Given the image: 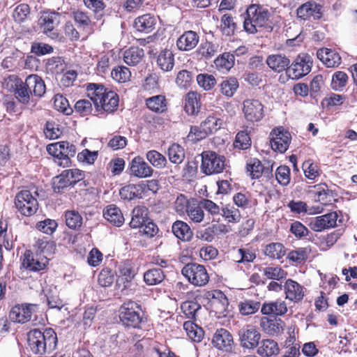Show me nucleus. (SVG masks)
Here are the masks:
<instances>
[{
	"label": "nucleus",
	"mask_w": 357,
	"mask_h": 357,
	"mask_svg": "<svg viewBox=\"0 0 357 357\" xmlns=\"http://www.w3.org/2000/svg\"><path fill=\"white\" fill-rule=\"evenodd\" d=\"M287 312V307L285 301L280 299L275 301H265L261 307L262 314L270 317L282 316Z\"/></svg>",
	"instance_id": "19"
},
{
	"label": "nucleus",
	"mask_w": 357,
	"mask_h": 357,
	"mask_svg": "<svg viewBox=\"0 0 357 357\" xmlns=\"http://www.w3.org/2000/svg\"><path fill=\"white\" fill-rule=\"evenodd\" d=\"M234 54L230 52H224L214 61L216 68L222 71H229L234 66Z\"/></svg>",
	"instance_id": "41"
},
{
	"label": "nucleus",
	"mask_w": 357,
	"mask_h": 357,
	"mask_svg": "<svg viewBox=\"0 0 357 357\" xmlns=\"http://www.w3.org/2000/svg\"><path fill=\"white\" fill-rule=\"evenodd\" d=\"M111 75L114 80L119 82H126L130 79L131 73L126 66H118L112 70Z\"/></svg>",
	"instance_id": "62"
},
{
	"label": "nucleus",
	"mask_w": 357,
	"mask_h": 357,
	"mask_svg": "<svg viewBox=\"0 0 357 357\" xmlns=\"http://www.w3.org/2000/svg\"><path fill=\"white\" fill-rule=\"evenodd\" d=\"M167 155L172 163L179 165L185 158V151L181 145L174 143L169 147Z\"/></svg>",
	"instance_id": "44"
},
{
	"label": "nucleus",
	"mask_w": 357,
	"mask_h": 357,
	"mask_svg": "<svg viewBox=\"0 0 357 357\" xmlns=\"http://www.w3.org/2000/svg\"><path fill=\"white\" fill-rule=\"evenodd\" d=\"M144 56V50L138 47H131L123 54V60L129 66L138 64Z\"/></svg>",
	"instance_id": "39"
},
{
	"label": "nucleus",
	"mask_w": 357,
	"mask_h": 357,
	"mask_svg": "<svg viewBox=\"0 0 357 357\" xmlns=\"http://www.w3.org/2000/svg\"><path fill=\"white\" fill-rule=\"evenodd\" d=\"M322 6L315 1H310L301 5L296 10L297 15L302 20H308L311 17L314 20H319L322 17Z\"/></svg>",
	"instance_id": "15"
},
{
	"label": "nucleus",
	"mask_w": 357,
	"mask_h": 357,
	"mask_svg": "<svg viewBox=\"0 0 357 357\" xmlns=\"http://www.w3.org/2000/svg\"><path fill=\"white\" fill-rule=\"evenodd\" d=\"M157 65L164 72L171 71L174 66V54L170 50H162L157 58Z\"/></svg>",
	"instance_id": "33"
},
{
	"label": "nucleus",
	"mask_w": 357,
	"mask_h": 357,
	"mask_svg": "<svg viewBox=\"0 0 357 357\" xmlns=\"http://www.w3.org/2000/svg\"><path fill=\"white\" fill-rule=\"evenodd\" d=\"M144 189L140 185L129 184L121 188L119 195L124 200H132L142 197Z\"/></svg>",
	"instance_id": "37"
},
{
	"label": "nucleus",
	"mask_w": 357,
	"mask_h": 357,
	"mask_svg": "<svg viewBox=\"0 0 357 357\" xmlns=\"http://www.w3.org/2000/svg\"><path fill=\"white\" fill-rule=\"evenodd\" d=\"M132 219L130 226L132 228H140L148 221L147 209L145 207L137 206L134 208L132 212Z\"/></svg>",
	"instance_id": "36"
},
{
	"label": "nucleus",
	"mask_w": 357,
	"mask_h": 357,
	"mask_svg": "<svg viewBox=\"0 0 357 357\" xmlns=\"http://www.w3.org/2000/svg\"><path fill=\"white\" fill-rule=\"evenodd\" d=\"M221 29L223 34L226 36H232L237 30L236 22L230 14H225L221 18Z\"/></svg>",
	"instance_id": "48"
},
{
	"label": "nucleus",
	"mask_w": 357,
	"mask_h": 357,
	"mask_svg": "<svg viewBox=\"0 0 357 357\" xmlns=\"http://www.w3.org/2000/svg\"><path fill=\"white\" fill-rule=\"evenodd\" d=\"M156 22L155 16L148 13L137 17L134 22V27L137 31L148 33L155 29Z\"/></svg>",
	"instance_id": "28"
},
{
	"label": "nucleus",
	"mask_w": 357,
	"mask_h": 357,
	"mask_svg": "<svg viewBox=\"0 0 357 357\" xmlns=\"http://www.w3.org/2000/svg\"><path fill=\"white\" fill-rule=\"evenodd\" d=\"M65 218L66 225L71 229L76 230L82 225V215L75 210L66 211Z\"/></svg>",
	"instance_id": "47"
},
{
	"label": "nucleus",
	"mask_w": 357,
	"mask_h": 357,
	"mask_svg": "<svg viewBox=\"0 0 357 357\" xmlns=\"http://www.w3.org/2000/svg\"><path fill=\"white\" fill-rule=\"evenodd\" d=\"M312 58L307 54H299L289 66L287 74L292 79H298L307 75L312 69Z\"/></svg>",
	"instance_id": "8"
},
{
	"label": "nucleus",
	"mask_w": 357,
	"mask_h": 357,
	"mask_svg": "<svg viewBox=\"0 0 357 357\" xmlns=\"http://www.w3.org/2000/svg\"><path fill=\"white\" fill-rule=\"evenodd\" d=\"M84 5L86 8L91 10L95 18L97 20H100L107 13V10H105L106 5L103 0H84Z\"/></svg>",
	"instance_id": "40"
},
{
	"label": "nucleus",
	"mask_w": 357,
	"mask_h": 357,
	"mask_svg": "<svg viewBox=\"0 0 357 357\" xmlns=\"http://www.w3.org/2000/svg\"><path fill=\"white\" fill-rule=\"evenodd\" d=\"M27 341L31 351L34 354H43L46 351L47 341H52L54 345H56L57 336H28Z\"/></svg>",
	"instance_id": "24"
},
{
	"label": "nucleus",
	"mask_w": 357,
	"mask_h": 357,
	"mask_svg": "<svg viewBox=\"0 0 357 357\" xmlns=\"http://www.w3.org/2000/svg\"><path fill=\"white\" fill-rule=\"evenodd\" d=\"M286 298L291 301H301L304 296L303 287L297 282L288 279L284 285Z\"/></svg>",
	"instance_id": "25"
},
{
	"label": "nucleus",
	"mask_w": 357,
	"mask_h": 357,
	"mask_svg": "<svg viewBox=\"0 0 357 357\" xmlns=\"http://www.w3.org/2000/svg\"><path fill=\"white\" fill-rule=\"evenodd\" d=\"M203 208L201 201L197 204H193L187 210L188 215L194 222H201L204 217Z\"/></svg>",
	"instance_id": "59"
},
{
	"label": "nucleus",
	"mask_w": 357,
	"mask_h": 357,
	"mask_svg": "<svg viewBox=\"0 0 357 357\" xmlns=\"http://www.w3.org/2000/svg\"><path fill=\"white\" fill-rule=\"evenodd\" d=\"M225 158L214 151H206L202 153V172L206 175L221 173L225 168Z\"/></svg>",
	"instance_id": "5"
},
{
	"label": "nucleus",
	"mask_w": 357,
	"mask_h": 357,
	"mask_svg": "<svg viewBox=\"0 0 357 357\" xmlns=\"http://www.w3.org/2000/svg\"><path fill=\"white\" fill-rule=\"evenodd\" d=\"M337 214L336 212H331L314 218L310 224V226L314 231H321L324 229L335 227Z\"/></svg>",
	"instance_id": "16"
},
{
	"label": "nucleus",
	"mask_w": 357,
	"mask_h": 357,
	"mask_svg": "<svg viewBox=\"0 0 357 357\" xmlns=\"http://www.w3.org/2000/svg\"><path fill=\"white\" fill-rule=\"evenodd\" d=\"M181 310L188 319L195 318L197 312L201 309V305L192 301H186L181 304Z\"/></svg>",
	"instance_id": "61"
},
{
	"label": "nucleus",
	"mask_w": 357,
	"mask_h": 357,
	"mask_svg": "<svg viewBox=\"0 0 357 357\" xmlns=\"http://www.w3.org/2000/svg\"><path fill=\"white\" fill-rule=\"evenodd\" d=\"M61 15L55 11H44L40 16L38 22L43 32L46 35L49 33H52V38L57 36L54 32V29L60 22Z\"/></svg>",
	"instance_id": "12"
},
{
	"label": "nucleus",
	"mask_w": 357,
	"mask_h": 357,
	"mask_svg": "<svg viewBox=\"0 0 357 357\" xmlns=\"http://www.w3.org/2000/svg\"><path fill=\"white\" fill-rule=\"evenodd\" d=\"M257 353L263 357H269L279 353L278 343L273 340H263Z\"/></svg>",
	"instance_id": "42"
},
{
	"label": "nucleus",
	"mask_w": 357,
	"mask_h": 357,
	"mask_svg": "<svg viewBox=\"0 0 357 357\" xmlns=\"http://www.w3.org/2000/svg\"><path fill=\"white\" fill-rule=\"evenodd\" d=\"M129 174L137 178H147L153 175V168L141 156L135 157L129 164Z\"/></svg>",
	"instance_id": "13"
},
{
	"label": "nucleus",
	"mask_w": 357,
	"mask_h": 357,
	"mask_svg": "<svg viewBox=\"0 0 357 357\" xmlns=\"http://www.w3.org/2000/svg\"><path fill=\"white\" fill-rule=\"evenodd\" d=\"M201 123L207 133L211 135L221 128L222 121L215 116H209Z\"/></svg>",
	"instance_id": "60"
},
{
	"label": "nucleus",
	"mask_w": 357,
	"mask_h": 357,
	"mask_svg": "<svg viewBox=\"0 0 357 357\" xmlns=\"http://www.w3.org/2000/svg\"><path fill=\"white\" fill-rule=\"evenodd\" d=\"M86 91L97 112H114L117 109L119 98L115 91L97 83L88 84Z\"/></svg>",
	"instance_id": "1"
},
{
	"label": "nucleus",
	"mask_w": 357,
	"mask_h": 357,
	"mask_svg": "<svg viewBox=\"0 0 357 357\" xmlns=\"http://www.w3.org/2000/svg\"><path fill=\"white\" fill-rule=\"evenodd\" d=\"M238 88V82L236 77H231L223 80L220 84V92L225 96L231 98Z\"/></svg>",
	"instance_id": "46"
},
{
	"label": "nucleus",
	"mask_w": 357,
	"mask_h": 357,
	"mask_svg": "<svg viewBox=\"0 0 357 357\" xmlns=\"http://www.w3.org/2000/svg\"><path fill=\"white\" fill-rule=\"evenodd\" d=\"M243 112L245 118L250 122H257L264 116V105L258 100L247 99L243 101Z\"/></svg>",
	"instance_id": "10"
},
{
	"label": "nucleus",
	"mask_w": 357,
	"mask_h": 357,
	"mask_svg": "<svg viewBox=\"0 0 357 357\" xmlns=\"http://www.w3.org/2000/svg\"><path fill=\"white\" fill-rule=\"evenodd\" d=\"M165 278L163 271L160 268L149 269L144 273V281L147 285H157L160 284Z\"/></svg>",
	"instance_id": "38"
},
{
	"label": "nucleus",
	"mask_w": 357,
	"mask_h": 357,
	"mask_svg": "<svg viewBox=\"0 0 357 357\" xmlns=\"http://www.w3.org/2000/svg\"><path fill=\"white\" fill-rule=\"evenodd\" d=\"M84 178L83 171L78 169H69L63 170L59 175L54 177L52 188L56 194H61L68 187H74L75 185L82 181Z\"/></svg>",
	"instance_id": "3"
},
{
	"label": "nucleus",
	"mask_w": 357,
	"mask_h": 357,
	"mask_svg": "<svg viewBox=\"0 0 357 357\" xmlns=\"http://www.w3.org/2000/svg\"><path fill=\"white\" fill-rule=\"evenodd\" d=\"M309 190V194L312 195L316 202H319L322 204L327 205L331 202V197L337 196V193L328 189L326 183H320L312 187Z\"/></svg>",
	"instance_id": "20"
},
{
	"label": "nucleus",
	"mask_w": 357,
	"mask_h": 357,
	"mask_svg": "<svg viewBox=\"0 0 357 357\" xmlns=\"http://www.w3.org/2000/svg\"><path fill=\"white\" fill-rule=\"evenodd\" d=\"M251 138L247 130L239 131L234 142V146L241 150H246L251 146Z\"/></svg>",
	"instance_id": "52"
},
{
	"label": "nucleus",
	"mask_w": 357,
	"mask_h": 357,
	"mask_svg": "<svg viewBox=\"0 0 357 357\" xmlns=\"http://www.w3.org/2000/svg\"><path fill=\"white\" fill-rule=\"evenodd\" d=\"M267 66L274 72H286L290 64L289 59L282 54H275L269 55L266 61Z\"/></svg>",
	"instance_id": "23"
},
{
	"label": "nucleus",
	"mask_w": 357,
	"mask_h": 357,
	"mask_svg": "<svg viewBox=\"0 0 357 357\" xmlns=\"http://www.w3.org/2000/svg\"><path fill=\"white\" fill-rule=\"evenodd\" d=\"M58 227L57 222L54 220L47 218L40 221L36 224V229L47 234H52Z\"/></svg>",
	"instance_id": "64"
},
{
	"label": "nucleus",
	"mask_w": 357,
	"mask_h": 357,
	"mask_svg": "<svg viewBox=\"0 0 357 357\" xmlns=\"http://www.w3.org/2000/svg\"><path fill=\"white\" fill-rule=\"evenodd\" d=\"M59 153H61V160L58 161V165L62 167H69L71 164L70 158L76 153V147L67 141L58 142Z\"/></svg>",
	"instance_id": "27"
},
{
	"label": "nucleus",
	"mask_w": 357,
	"mask_h": 357,
	"mask_svg": "<svg viewBox=\"0 0 357 357\" xmlns=\"http://www.w3.org/2000/svg\"><path fill=\"white\" fill-rule=\"evenodd\" d=\"M243 28L248 33H256L257 27L266 26L271 17L268 8L260 4H251L246 10Z\"/></svg>",
	"instance_id": "2"
},
{
	"label": "nucleus",
	"mask_w": 357,
	"mask_h": 357,
	"mask_svg": "<svg viewBox=\"0 0 357 357\" xmlns=\"http://www.w3.org/2000/svg\"><path fill=\"white\" fill-rule=\"evenodd\" d=\"M14 95L18 102L23 105H29L30 102H34L31 93L20 79H17L15 84Z\"/></svg>",
	"instance_id": "30"
},
{
	"label": "nucleus",
	"mask_w": 357,
	"mask_h": 357,
	"mask_svg": "<svg viewBox=\"0 0 357 357\" xmlns=\"http://www.w3.org/2000/svg\"><path fill=\"white\" fill-rule=\"evenodd\" d=\"M264 275L267 279L280 280L286 278L287 273L279 266H268L263 269Z\"/></svg>",
	"instance_id": "53"
},
{
	"label": "nucleus",
	"mask_w": 357,
	"mask_h": 357,
	"mask_svg": "<svg viewBox=\"0 0 357 357\" xmlns=\"http://www.w3.org/2000/svg\"><path fill=\"white\" fill-rule=\"evenodd\" d=\"M104 218L112 225L120 227L124 222L121 211L116 205H109L103 211Z\"/></svg>",
	"instance_id": "34"
},
{
	"label": "nucleus",
	"mask_w": 357,
	"mask_h": 357,
	"mask_svg": "<svg viewBox=\"0 0 357 357\" xmlns=\"http://www.w3.org/2000/svg\"><path fill=\"white\" fill-rule=\"evenodd\" d=\"M199 36L194 31H186L178 37L176 46L181 51L188 52L193 50L198 44Z\"/></svg>",
	"instance_id": "22"
},
{
	"label": "nucleus",
	"mask_w": 357,
	"mask_h": 357,
	"mask_svg": "<svg viewBox=\"0 0 357 357\" xmlns=\"http://www.w3.org/2000/svg\"><path fill=\"white\" fill-rule=\"evenodd\" d=\"M271 135H272L271 139L272 149L280 153H284L291 142V136L290 132L280 128L274 129Z\"/></svg>",
	"instance_id": "9"
},
{
	"label": "nucleus",
	"mask_w": 357,
	"mask_h": 357,
	"mask_svg": "<svg viewBox=\"0 0 357 357\" xmlns=\"http://www.w3.org/2000/svg\"><path fill=\"white\" fill-rule=\"evenodd\" d=\"M261 304L259 301L245 300L239 303L238 308L243 315H249L257 312Z\"/></svg>",
	"instance_id": "55"
},
{
	"label": "nucleus",
	"mask_w": 357,
	"mask_h": 357,
	"mask_svg": "<svg viewBox=\"0 0 357 357\" xmlns=\"http://www.w3.org/2000/svg\"><path fill=\"white\" fill-rule=\"evenodd\" d=\"M311 250L309 248H298L288 254V259L292 261L301 264L305 262Z\"/></svg>",
	"instance_id": "58"
},
{
	"label": "nucleus",
	"mask_w": 357,
	"mask_h": 357,
	"mask_svg": "<svg viewBox=\"0 0 357 357\" xmlns=\"http://www.w3.org/2000/svg\"><path fill=\"white\" fill-rule=\"evenodd\" d=\"M284 322L280 319H270L263 317L260 320V326L263 331L268 335L278 334L282 331Z\"/></svg>",
	"instance_id": "31"
},
{
	"label": "nucleus",
	"mask_w": 357,
	"mask_h": 357,
	"mask_svg": "<svg viewBox=\"0 0 357 357\" xmlns=\"http://www.w3.org/2000/svg\"><path fill=\"white\" fill-rule=\"evenodd\" d=\"M140 305L134 301L124 303L121 307L120 319L128 328H139L143 323Z\"/></svg>",
	"instance_id": "4"
},
{
	"label": "nucleus",
	"mask_w": 357,
	"mask_h": 357,
	"mask_svg": "<svg viewBox=\"0 0 357 357\" xmlns=\"http://www.w3.org/2000/svg\"><path fill=\"white\" fill-rule=\"evenodd\" d=\"M146 160L155 168L163 169L167 164V160L162 153L155 151L151 150L146 153Z\"/></svg>",
	"instance_id": "45"
},
{
	"label": "nucleus",
	"mask_w": 357,
	"mask_h": 357,
	"mask_svg": "<svg viewBox=\"0 0 357 357\" xmlns=\"http://www.w3.org/2000/svg\"><path fill=\"white\" fill-rule=\"evenodd\" d=\"M211 342L220 350L230 351L232 349L233 336H213Z\"/></svg>",
	"instance_id": "49"
},
{
	"label": "nucleus",
	"mask_w": 357,
	"mask_h": 357,
	"mask_svg": "<svg viewBox=\"0 0 357 357\" xmlns=\"http://www.w3.org/2000/svg\"><path fill=\"white\" fill-rule=\"evenodd\" d=\"M15 205L18 211L24 216H31L38 209V202L29 190H21L15 197Z\"/></svg>",
	"instance_id": "7"
},
{
	"label": "nucleus",
	"mask_w": 357,
	"mask_h": 357,
	"mask_svg": "<svg viewBox=\"0 0 357 357\" xmlns=\"http://www.w3.org/2000/svg\"><path fill=\"white\" fill-rule=\"evenodd\" d=\"M172 230L176 238L183 241H190L192 236V231L188 225L181 220L174 222Z\"/></svg>",
	"instance_id": "35"
},
{
	"label": "nucleus",
	"mask_w": 357,
	"mask_h": 357,
	"mask_svg": "<svg viewBox=\"0 0 357 357\" xmlns=\"http://www.w3.org/2000/svg\"><path fill=\"white\" fill-rule=\"evenodd\" d=\"M145 103L147 108L155 113L162 114L167 111V101L163 95L149 97L145 100Z\"/></svg>",
	"instance_id": "29"
},
{
	"label": "nucleus",
	"mask_w": 357,
	"mask_h": 357,
	"mask_svg": "<svg viewBox=\"0 0 357 357\" xmlns=\"http://www.w3.org/2000/svg\"><path fill=\"white\" fill-rule=\"evenodd\" d=\"M208 135V134L201 123L199 126H191L187 137L190 141L197 142L205 139Z\"/></svg>",
	"instance_id": "63"
},
{
	"label": "nucleus",
	"mask_w": 357,
	"mask_h": 357,
	"mask_svg": "<svg viewBox=\"0 0 357 357\" xmlns=\"http://www.w3.org/2000/svg\"><path fill=\"white\" fill-rule=\"evenodd\" d=\"M49 264V259L46 257H34L30 250H26L22 265L23 268L31 272H40L45 270Z\"/></svg>",
	"instance_id": "11"
},
{
	"label": "nucleus",
	"mask_w": 357,
	"mask_h": 357,
	"mask_svg": "<svg viewBox=\"0 0 357 357\" xmlns=\"http://www.w3.org/2000/svg\"><path fill=\"white\" fill-rule=\"evenodd\" d=\"M246 169L247 172H250V176L252 179L259 178L263 175L264 165L261 162L256 158H251L248 160Z\"/></svg>",
	"instance_id": "43"
},
{
	"label": "nucleus",
	"mask_w": 357,
	"mask_h": 357,
	"mask_svg": "<svg viewBox=\"0 0 357 357\" xmlns=\"http://www.w3.org/2000/svg\"><path fill=\"white\" fill-rule=\"evenodd\" d=\"M317 58L328 68H334L341 63V57L338 53L328 48H321L317 50Z\"/></svg>",
	"instance_id": "26"
},
{
	"label": "nucleus",
	"mask_w": 357,
	"mask_h": 357,
	"mask_svg": "<svg viewBox=\"0 0 357 357\" xmlns=\"http://www.w3.org/2000/svg\"><path fill=\"white\" fill-rule=\"evenodd\" d=\"M348 75L343 71L335 72L332 77L331 87L335 91H342L348 82Z\"/></svg>",
	"instance_id": "54"
},
{
	"label": "nucleus",
	"mask_w": 357,
	"mask_h": 357,
	"mask_svg": "<svg viewBox=\"0 0 357 357\" xmlns=\"http://www.w3.org/2000/svg\"><path fill=\"white\" fill-rule=\"evenodd\" d=\"M28 90L31 93L33 97L41 98L45 93L46 87L43 79L36 74H32L26 77L24 82Z\"/></svg>",
	"instance_id": "21"
},
{
	"label": "nucleus",
	"mask_w": 357,
	"mask_h": 357,
	"mask_svg": "<svg viewBox=\"0 0 357 357\" xmlns=\"http://www.w3.org/2000/svg\"><path fill=\"white\" fill-rule=\"evenodd\" d=\"M221 215L228 222H238L241 220V213L239 210L229 204L222 207Z\"/></svg>",
	"instance_id": "51"
},
{
	"label": "nucleus",
	"mask_w": 357,
	"mask_h": 357,
	"mask_svg": "<svg viewBox=\"0 0 357 357\" xmlns=\"http://www.w3.org/2000/svg\"><path fill=\"white\" fill-rule=\"evenodd\" d=\"M200 95L195 91L188 92L185 98L184 109L189 115H196L201 107Z\"/></svg>",
	"instance_id": "32"
},
{
	"label": "nucleus",
	"mask_w": 357,
	"mask_h": 357,
	"mask_svg": "<svg viewBox=\"0 0 357 357\" xmlns=\"http://www.w3.org/2000/svg\"><path fill=\"white\" fill-rule=\"evenodd\" d=\"M264 253L273 259H281L285 255L284 247L280 243H271L266 246Z\"/></svg>",
	"instance_id": "50"
},
{
	"label": "nucleus",
	"mask_w": 357,
	"mask_h": 357,
	"mask_svg": "<svg viewBox=\"0 0 357 357\" xmlns=\"http://www.w3.org/2000/svg\"><path fill=\"white\" fill-rule=\"evenodd\" d=\"M206 298L209 300L211 305L219 313L229 311V301L225 294L220 290L208 291L205 294Z\"/></svg>",
	"instance_id": "18"
},
{
	"label": "nucleus",
	"mask_w": 357,
	"mask_h": 357,
	"mask_svg": "<svg viewBox=\"0 0 357 357\" xmlns=\"http://www.w3.org/2000/svg\"><path fill=\"white\" fill-rule=\"evenodd\" d=\"M197 82L199 86L205 91L212 89L216 84V79L213 75L200 73L197 76Z\"/></svg>",
	"instance_id": "56"
},
{
	"label": "nucleus",
	"mask_w": 357,
	"mask_h": 357,
	"mask_svg": "<svg viewBox=\"0 0 357 357\" xmlns=\"http://www.w3.org/2000/svg\"><path fill=\"white\" fill-rule=\"evenodd\" d=\"M183 275L192 284L202 287L209 280V275L204 266L197 263H189L181 270Z\"/></svg>",
	"instance_id": "6"
},
{
	"label": "nucleus",
	"mask_w": 357,
	"mask_h": 357,
	"mask_svg": "<svg viewBox=\"0 0 357 357\" xmlns=\"http://www.w3.org/2000/svg\"><path fill=\"white\" fill-rule=\"evenodd\" d=\"M118 278L116 286L119 288L126 289L129 287L130 283L135 278L136 271L129 260H126L118 266Z\"/></svg>",
	"instance_id": "14"
},
{
	"label": "nucleus",
	"mask_w": 357,
	"mask_h": 357,
	"mask_svg": "<svg viewBox=\"0 0 357 357\" xmlns=\"http://www.w3.org/2000/svg\"><path fill=\"white\" fill-rule=\"evenodd\" d=\"M35 305L33 304L15 305L10 311L9 319L15 323L26 324L29 322L32 314L31 307Z\"/></svg>",
	"instance_id": "17"
},
{
	"label": "nucleus",
	"mask_w": 357,
	"mask_h": 357,
	"mask_svg": "<svg viewBox=\"0 0 357 357\" xmlns=\"http://www.w3.org/2000/svg\"><path fill=\"white\" fill-rule=\"evenodd\" d=\"M27 329H29V331L26 335H56L52 328L47 327L43 324H37L33 321L29 324Z\"/></svg>",
	"instance_id": "57"
}]
</instances>
